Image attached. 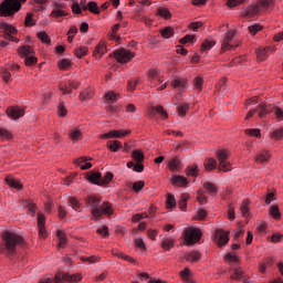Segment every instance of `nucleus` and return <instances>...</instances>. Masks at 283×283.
Listing matches in <instances>:
<instances>
[{
	"mask_svg": "<svg viewBox=\"0 0 283 283\" xmlns=\"http://www.w3.org/2000/svg\"><path fill=\"white\" fill-rule=\"evenodd\" d=\"M4 251H7L8 255H13V253L17 251V247L21 244H25V240L21 237V234H17L11 231H4L1 234Z\"/></svg>",
	"mask_w": 283,
	"mask_h": 283,
	"instance_id": "f257e3e1",
	"label": "nucleus"
},
{
	"mask_svg": "<svg viewBox=\"0 0 283 283\" xmlns=\"http://www.w3.org/2000/svg\"><path fill=\"white\" fill-rule=\"evenodd\" d=\"M28 0H3L0 3V17H14L18 12H21L23 3Z\"/></svg>",
	"mask_w": 283,
	"mask_h": 283,
	"instance_id": "f03ea898",
	"label": "nucleus"
},
{
	"mask_svg": "<svg viewBox=\"0 0 283 283\" xmlns=\"http://www.w3.org/2000/svg\"><path fill=\"white\" fill-rule=\"evenodd\" d=\"M202 238V230L199 228L189 227L184 231V241L187 247H193V244H198V241Z\"/></svg>",
	"mask_w": 283,
	"mask_h": 283,
	"instance_id": "7ed1b4c3",
	"label": "nucleus"
},
{
	"mask_svg": "<svg viewBox=\"0 0 283 283\" xmlns=\"http://www.w3.org/2000/svg\"><path fill=\"white\" fill-rule=\"evenodd\" d=\"M217 160L219 163L218 169L219 171H223L224 174L231 171L233 169V165L229 161V150L221 149L217 153Z\"/></svg>",
	"mask_w": 283,
	"mask_h": 283,
	"instance_id": "20e7f679",
	"label": "nucleus"
},
{
	"mask_svg": "<svg viewBox=\"0 0 283 283\" xmlns=\"http://www.w3.org/2000/svg\"><path fill=\"white\" fill-rule=\"evenodd\" d=\"M0 30H3V39L13 43H19V38H17L19 30H17L14 25L2 21L0 22Z\"/></svg>",
	"mask_w": 283,
	"mask_h": 283,
	"instance_id": "39448f33",
	"label": "nucleus"
},
{
	"mask_svg": "<svg viewBox=\"0 0 283 283\" xmlns=\"http://www.w3.org/2000/svg\"><path fill=\"white\" fill-rule=\"evenodd\" d=\"M52 11L50 13V19H54L59 21V19L63 17H67L70 13L65 10V3L61 1H53L52 2Z\"/></svg>",
	"mask_w": 283,
	"mask_h": 283,
	"instance_id": "423d86ee",
	"label": "nucleus"
},
{
	"mask_svg": "<svg viewBox=\"0 0 283 283\" xmlns=\"http://www.w3.org/2000/svg\"><path fill=\"white\" fill-rule=\"evenodd\" d=\"M229 235H231L230 231H224L223 229H217L214 231V244L219 247V249H222V247H227L229 244Z\"/></svg>",
	"mask_w": 283,
	"mask_h": 283,
	"instance_id": "0eeeda50",
	"label": "nucleus"
},
{
	"mask_svg": "<svg viewBox=\"0 0 283 283\" xmlns=\"http://www.w3.org/2000/svg\"><path fill=\"white\" fill-rule=\"evenodd\" d=\"M134 56H136V52H132L127 49H119L114 52V59L117 63H129Z\"/></svg>",
	"mask_w": 283,
	"mask_h": 283,
	"instance_id": "6e6552de",
	"label": "nucleus"
},
{
	"mask_svg": "<svg viewBox=\"0 0 283 283\" xmlns=\"http://www.w3.org/2000/svg\"><path fill=\"white\" fill-rule=\"evenodd\" d=\"M6 114L11 118V120H19V118H23V116H25V108L10 106L7 108Z\"/></svg>",
	"mask_w": 283,
	"mask_h": 283,
	"instance_id": "1a4fd4ad",
	"label": "nucleus"
},
{
	"mask_svg": "<svg viewBox=\"0 0 283 283\" xmlns=\"http://www.w3.org/2000/svg\"><path fill=\"white\" fill-rule=\"evenodd\" d=\"M147 81H148V83H150V85H154L156 87V85H158V83H165V76L160 75L158 70L150 69V70H148Z\"/></svg>",
	"mask_w": 283,
	"mask_h": 283,
	"instance_id": "9d476101",
	"label": "nucleus"
},
{
	"mask_svg": "<svg viewBox=\"0 0 283 283\" xmlns=\"http://www.w3.org/2000/svg\"><path fill=\"white\" fill-rule=\"evenodd\" d=\"M81 87V82L75 80H69L66 85L60 84V91L65 96L67 94H72L73 90H78Z\"/></svg>",
	"mask_w": 283,
	"mask_h": 283,
	"instance_id": "9b49d317",
	"label": "nucleus"
},
{
	"mask_svg": "<svg viewBox=\"0 0 283 283\" xmlns=\"http://www.w3.org/2000/svg\"><path fill=\"white\" fill-rule=\"evenodd\" d=\"M184 260H186V262L189 264H196L202 260V253L198 250H191L185 253Z\"/></svg>",
	"mask_w": 283,
	"mask_h": 283,
	"instance_id": "f8f14e48",
	"label": "nucleus"
},
{
	"mask_svg": "<svg viewBox=\"0 0 283 283\" xmlns=\"http://www.w3.org/2000/svg\"><path fill=\"white\" fill-rule=\"evenodd\" d=\"M105 54H107V42L105 41H99L98 44L95 46L94 51H93V56L97 60L101 61V59H103V56H105Z\"/></svg>",
	"mask_w": 283,
	"mask_h": 283,
	"instance_id": "ddd939ff",
	"label": "nucleus"
},
{
	"mask_svg": "<svg viewBox=\"0 0 283 283\" xmlns=\"http://www.w3.org/2000/svg\"><path fill=\"white\" fill-rule=\"evenodd\" d=\"M69 140L73 143V145H76V143H80V140H83V130H81V127H74L69 129L67 133Z\"/></svg>",
	"mask_w": 283,
	"mask_h": 283,
	"instance_id": "4468645a",
	"label": "nucleus"
},
{
	"mask_svg": "<svg viewBox=\"0 0 283 283\" xmlns=\"http://www.w3.org/2000/svg\"><path fill=\"white\" fill-rule=\"evenodd\" d=\"M273 109V104H266L264 102L256 106L259 118H264L265 116H269V114H272Z\"/></svg>",
	"mask_w": 283,
	"mask_h": 283,
	"instance_id": "2eb2a0df",
	"label": "nucleus"
},
{
	"mask_svg": "<svg viewBox=\"0 0 283 283\" xmlns=\"http://www.w3.org/2000/svg\"><path fill=\"white\" fill-rule=\"evenodd\" d=\"M231 280H237L238 282L243 280V283H250L251 277L244 273L242 268H237L230 275Z\"/></svg>",
	"mask_w": 283,
	"mask_h": 283,
	"instance_id": "dca6fc26",
	"label": "nucleus"
},
{
	"mask_svg": "<svg viewBox=\"0 0 283 283\" xmlns=\"http://www.w3.org/2000/svg\"><path fill=\"white\" fill-rule=\"evenodd\" d=\"M38 228H39V235L42 238V240H45L48 238V230L45 229V214L38 213Z\"/></svg>",
	"mask_w": 283,
	"mask_h": 283,
	"instance_id": "f3484780",
	"label": "nucleus"
},
{
	"mask_svg": "<svg viewBox=\"0 0 283 283\" xmlns=\"http://www.w3.org/2000/svg\"><path fill=\"white\" fill-rule=\"evenodd\" d=\"M87 160H92V157L82 156L74 160V165H76V167H80L82 171H86L87 169H92V163Z\"/></svg>",
	"mask_w": 283,
	"mask_h": 283,
	"instance_id": "a211bd4d",
	"label": "nucleus"
},
{
	"mask_svg": "<svg viewBox=\"0 0 283 283\" xmlns=\"http://www.w3.org/2000/svg\"><path fill=\"white\" fill-rule=\"evenodd\" d=\"M132 134V130H111L104 135L101 136V138L108 139V138H125V136H129Z\"/></svg>",
	"mask_w": 283,
	"mask_h": 283,
	"instance_id": "6ab92c4d",
	"label": "nucleus"
},
{
	"mask_svg": "<svg viewBox=\"0 0 283 283\" xmlns=\"http://www.w3.org/2000/svg\"><path fill=\"white\" fill-rule=\"evenodd\" d=\"M170 182L172 187H187V185H189V179L185 176L174 175Z\"/></svg>",
	"mask_w": 283,
	"mask_h": 283,
	"instance_id": "aec40b11",
	"label": "nucleus"
},
{
	"mask_svg": "<svg viewBox=\"0 0 283 283\" xmlns=\"http://www.w3.org/2000/svg\"><path fill=\"white\" fill-rule=\"evenodd\" d=\"M275 264V259L273 256H266L259 263V273H266L269 266Z\"/></svg>",
	"mask_w": 283,
	"mask_h": 283,
	"instance_id": "412c9836",
	"label": "nucleus"
},
{
	"mask_svg": "<svg viewBox=\"0 0 283 283\" xmlns=\"http://www.w3.org/2000/svg\"><path fill=\"white\" fill-rule=\"evenodd\" d=\"M17 52H18V55L20 56V59H27L28 56L35 54L34 48H32L31 45H28V44L18 48Z\"/></svg>",
	"mask_w": 283,
	"mask_h": 283,
	"instance_id": "4be33fe9",
	"label": "nucleus"
},
{
	"mask_svg": "<svg viewBox=\"0 0 283 283\" xmlns=\"http://www.w3.org/2000/svg\"><path fill=\"white\" fill-rule=\"evenodd\" d=\"M101 171H90L86 174V180L92 185H97L98 187H101Z\"/></svg>",
	"mask_w": 283,
	"mask_h": 283,
	"instance_id": "5701e85b",
	"label": "nucleus"
},
{
	"mask_svg": "<svg viewBox=\"0 0 283 283\" xmlns=\"http://www.w3.org/2000/svg\"><path fill=\"white\" fill-rule=\"evenodd\" d=\"M149 109H150L151 116H154L156 112L157 114L160 115L163 120H167V118H169V114H167V111L165 109V107H163V105L151 106Z\"/></svg>",
	"mask_w": 283,
	"mask_h": 283,
	"instance_id": "b1692460",
	"label": "nucleus"
},
{
	"mask_svg": "<svg viewBox=\"0 0 283 283\" xmlns=\"http://www.w3.org/2000/svg\"><path fill=\"white\" fill-rule=\"evenodd\" d=\"M270 52H271V48H269V46H265V48L260 46V48L255 49V54H256L258 61H266Z\"/></svg>",
	"mask_w": 283,
	"mask_h": 283,
	"instance_id": "393cba45",
	"label": "nucleus"
},
{
	"mask_svg": "<svg viewBox=\"0 0 283 283\" xmlns=\"http://www.w3.org/2000/svg\"><path fill=\"white\" fill-rule=\"evenodd\" d=\"M22 205L25 209H28V214L34 218L36 216V203H34L32 200H22Z\"/></svg>",
	"mask_w": 283,
	"mask_h": 283,
	"instance_id": "a878e982",
	"label": "nucleus"
},
{
	"mask_svg": "<svg viewBox=\"0 0 283 283\" xmlns=\"http://www.w3.org/2000/svg\"><path fill=\"white\" fill-rule=\"evenodd\" d=\"M4 180L11 189H17V191H21V189H23V184L13 177H7Z\"/></svg>",
	"mask_w": 283,
	"mask_h": 283,
	"instance_id": "bb28decb",
	"label": "nucleus"
},
{
	"mask_svg": "<svg viewBox=\"0 0 283 283\" xmlns=\"http://www.w3.org/2000/svg\"><path fill=\"white\" fill-rule=\"evenodd\" d=\"M112 255H114V258H118L119 260H125L126 262H129L130 264H134L136 262V259L125 254L124 252L119 251V250H112Z\"/></svg>",
	"mask_w": 283,
	"mask_h": 283,
	"instance_id": "cd10ccee",
	"label": "nucleus"
},
{
	"mask_svg": "<svg viewBox=\"0 0 283 283\" xmlns=\"http://www.w3.org/2000/svg\"><path fill=\"white\" fill-rule=\"evenodd\" d=\"M255 14H260V9L258 4L250 6L243 10V17H248V19H253Z\"/></svg>",
	"mask_w": 283,
	"mask_h": 283,
	"instance_id": "c85d7f7f",
	"label": "nucleus"
},
{
	"mask_svg": "<svg viewBox=\"0 0 283 283\" xmlns=\"http://www.w3.org/2000/svg\"><path fill=\"white\" fill-rule=\"evenodd\" d=\"M269 160H271V153L269 150H262L255 156V163H260L261 165L269 163Z\"/></svg>",
	"mask_w": 283,
	"mask_h": 283,
	"instance_id": "c756f323",
	"label": "nucleus"
},
{
	"mask_svg": "<svg viewBox=\"0 0 283 283\" xmlns=\"http://www.w3.org/2000/svg\"><path fill=\"white\" fill-rule=\"evenodd\" d=\"M179 276L185 283H193V279L191 277V270L189 268H185L179 272Z\"/></svg>",
	"mask_w": 283,
	"mask_h": 283,
	"instance_id": "7c9ffc66",
	"label": "nucleus"
},
{
	"mask_svg": "<svg viewBox=\"0 0 283 283\" xmlns=\"http://www.w3.org/2000/svg\"><path fill=\"white\" fill-rule=\"evenodd\" d=\"M205 171H213L218 167L216 158H207L203 161Z\"/></svg>",
	"mask_w": 283,
	"mask_h": 283,
	"instance_id": "2f4dec72",
	"label": "nucleus"
},
{
	"mask_svg": "<svg viewBox=\"0 0 283 283\" xmlns=\"http://www.w3.org/2000/svg\"><path fill=\"white\" fill-rule=\"evenodd\" d=\"M118 98H120V94H118L114 91H108L104 95V101L106 103H111V104L116 103V101H118Z\"/></svg>",
	"mask_w": 283,
	"mask_h": 283,
	"instance_id": "473e14b6",
	"label": "nucleus"
},
{
	"mask_svg": "<svg viewBox=\"0 0 283 283\" xmlns=\"http://www.w3.org/2000/svg\"><path fill=\"white\" fill-rule=\"evenodd\" d=\"M186 176H191L192 178H198L200 174V169L198 168L197 164H192L188 166L185 170Z\"/></svg>",
	"mask_w": 283,
	"mask_h": 283,
	"instance_id": "72a5a7b5",
	"label": "nucleus"
},
{
	"mask_svg": "<svg viewBox=\"0 0 283 283\" xmlns=\"http://www.w3.org/2000/svg\"><path fill=\"white\" fill-rule=\"evenodd\" d=\"M176 244V240L174 238H165L163 241H161V249H164V251H171V249H174Z\"/></svg>",
	"mask_w": 283,
	"mask_h": 283,
	"instance_id": "f704fd0d",
	"label": "nucleus"
},
{
	"mask_svg": "<svg viewBox=\"0 0 283 283\" xmlns=\"http://www.w3.org/2000/svg\"><path fill=\"white\" fill-rule=\"evenodd\" d=\"M106 147H108V149L111 151L116 153V151L123 149V143L118 139L111 140V142H107Z\"/></svg>",
	"mask_w": 283,
	"mask_h": 283,
	"instance_id": "c9c22d12",
	"label": "nucleus"
},
{
	"mask_svg": "<svg viewBox=\"0 0 283 283\" xmlns=\"http://www.w3.org/2000/svg\"><path fill=\"white\" fill-rule=\"evenodd\" d=\"M94 98V88L87 87L80 93V101H90Z\"/></svg>",
	"mask_w": 283,
	"mask_h": 283,
	"instance_id": "e433bc0d",
	"label": "nucleus"
},
{
	"mask_svg": "<svg viewBox=\"0 0 283 283\" xmlns=\"http://www.w3.org/2000/svg\"><path fill=\"white\" fill-rule=\"evenodd\" d=\"M269 213L274 220H282V212H280V207L277 205L271 206Z\"/></svg>",
	"mask_w": 283,
	"mask_h": 283,
	"instance_id": "4c0bfd02",
	"label": "nucleus"
},
{
	"mask_svg": "<svg viewBox=\"0 0 283 283\" xmlns=\"http://www.w3.org/2000/svg\"><path fill=\"white\" fill-rule=\"evenodd\" d=\"M239 44L235 42H229L227 40L222 41L220 54H224V52H229V50H233V48H238Z\"/></svg>",
	"mask_w": 283,
	"mask_h": 283,
	"instance_id": "58836bf2",
	"label": "nucleus"
},
{
	"mask_svg": "<svg viewBox=\"0 0 283 283\" xmlns=\"http://www.w3.org/2000/svg\"><path fill=\"white\" fill-rule=\"evenodd\" d=\"M114 180V174L107 171L104 177H101L99 187H107Z\"/></svg>",
	"mask_w": 283,
	"mask_h": 283,
	"instance_id": "ea45409f",
	"label": "nucleus"
},
{
	"mask_svg": "<svg viewBox=\"0 0 283 283\" xmlns=\"http://www.w3.org/2000/svg\"><path fill=\"white\" fill-rule=\"evenodd\" d=\"M203 188L208 190L210 196H218V186L211 181L203 182Z\"/></svg>",
	"mask_w": 283,
	"mask_h": 283,
	"instance_id": "a19ab883",
	"label": "nucleus"
},
{
	"mask_svg": "<svg viewBox=\"0 0 283 283\" xmlns=\"http://www.w3.org/2000/svg\"><path fill=\"white\" fill-rule=\"evenodd\" d=\"M101 211H102V216H114V209L112 208V203L109 202H104L101 207H99Z\"/></svg>",
	"mask_w": 283,
	"mask_h": 283,
	"instance_id": "79ce46f5",
	"label": "nucleus"
},
{
	"mask_svg": "<svg viewBox=\"0 0 283 283\" xmlns=\"http://www.w3.org/2000/svg\"><path fill=\"white\" fill-rule=\"evenodd\" d=\"M275 3V0H258L256 7H259V11L269 10L271 6Z\"/></svg>",
	"mask_w": 283,
	"mask_h": 283,
	"instance_id": "37998d69",
	"label": "nucleus"
},
{
	"mask_svg": "<svg viewBox=\"0 0 283 283\" xmlns=\"http://www.w3.org/2000/svg\"><path fill=\"white\" fill-rule=\"evenodd\" d=\"M168 169L169 171H178L180 169V158L175 157L168 163Z\"/></svg>",
	"mask_w": 283,
	"mask_h": 283,
	"instance_id": "c03bdc74",
	"label": "nucleus"
},
{
	"mask_svg": "<svg viewBox=\"0 0 283 283\" xmlns=\"http://www.w3.org/2000/svg\"><path fill=\"white\" fill-rule=\"evenodd\" d=\"M39 63V59L36 57V53L29 55L28 57H24V65L27 67H34Z\"/></svg>",
	"mask_w": 283,
	"mask_h": 283,
	"instance_id": "a18cd8bd",
	"label": "nucleus"
},
{
	"mask_svg": "<svg viewBox=\"0 0 283 283\" xmlns=\"http://www.w3.org/2000/svg\"><path fill=\"white\" fill-rule=\"evenodd\" d=\"M171 85L175 90H182L184 87L187 86V78H175L172 82H171Z\"/></svg>",
	"mask_w": 283,
	"mask_h": 283,
	"instance_id": "49530a36",
	"label": "nucleus"
},
{
	"mask_svg": "<svg viewBox=\"0 0 283 283\" xmlns=\"http://www.w3.org/2000/svg\"><path fill=\"white\" fill-rule=\"evenodd\" d=\"M33 25H36V20H34V13L28 12L24 19V27L33 28Z\"/></svg>",
	"mask_w": 283,
	"mask_h": 283,
	"instance_id": "de8ad7c7",
	"label": "nucleus"
},
{
	"mask_svg": "<svg viewBox=\"0 0 283 283\" xmlns=\"http://www.w3.org/2000/svg\"><path fill=\"white\" fill-rule=\"evenodd\" d=\"M36 38L41 41V43H44L46 45H50L52 43V39H50V35H48L45 31L38 32Z\"/></svg>",
	"mask_w": 283,
	"mask_h": 283,
	"instance_id": "09e8293b",
	"label": "nucleus"
},
{
	"mask_svg": "<svg viewBox=\"0 0 283 283\" xmlns=\"http://www.w3.org/2000/svg\"><path fill=\"white\" fill-rule=\"evenodd\" d=\"M56 238L59 239L57 247L61 249L64 244H67V235L63 232V230L56 231Z\"/></svg>",
	"mask_w": 283,
	"mask_h": 283,
	"instance_id": "8fccbe9b",
	"label": "nucleus"
},
{
	"mask_svg": "<svg viewBox=\"0 0 283 283\" xmlns=\"http://www.w3.org/2000/svg\"><path fill=\"white\" fill-rule=\"evenodd\" d=\"M83 280V274L76 273V274H70L66 273V283H78Z\"/></svg>",
	"mask_w": 283,
	"mask_h": 283,
	"instance_id": "3c124183",
	"label": "nucleus"
},
{
	"mask_svg": "<svg viewBox=\"0 0 283 283\" xmlns=\"http://www.w3.org/2000/svg\"><path fill=\"white\" fill-rule=\"evenodd\" d=\"M132 158L135 163H143L145 160V154L140 149H135L132 153Z\"/></svg>",
	"mask_w": 283,
	"mask_h": 283,
	"instance_id": "603ef678",
	"label": "nucleus"
},
{
	"mask_svg": "<svg viewBox=\"0 0 283 283\" xmlns=\"http://www.w3.org/2000/svg\"><path fill=\"white\" fill-rule=\"evenodd\" d=\"M216 45V40H205L201 44L200 51L201 52H209L211 48Z\"/></svg>",
	"mask_w": 283,
	"mask_h": 283,
	"instance_id": "864d4df0",
	"label": "nucleus"
},
{
	"mask_svg": "<svg viewBox=\"0 0 283 283\" xmlns=\"http://www.w3.org/2000/svg\"><path fill=\"white\" fill-rule=\"evenodd\" d=\"M57 67L59 70H69L70 67H72V60L70 59H62L57 62Z\"/></svg>",
	"mask_w": 283,
	"mask_h": 283,
	"instance_id": "5fc2aeb1",
	"label": "nucleus"
},
{
	"mask_svg": "<svg viewBox=\"0 0 283 283\" xmlns=\"http://www.w3.org/2000/svg\"><path fill=\"white\" fill-rule=\"evenodd\" d=\"M81 262H87L88 264H96L101 261V256L91 255V256H80Z\"/></svg>",
	"mask_w": 283,
	"mask_h": 283,
	"instance_id": "6e6d98bb",
	"label": "nucleus"
},
{
	"mask_svg": "<svg viewBox=\"0 0 283 283\" xmlns=\"http://www.w3.org/2000/svg\"><path fill=\"white\" fill-rule=\"evenodd\" d=\"M88 50L87 46H78L74 50V54L77 59H83V56H87Z\"/></svg>",
	"mask_w": 283,
	"mask_h": 283,
	"instance_id": "4d7b16f0",
	"label": "nucleus"
},
{
	"mask_svg": "<svg viewBox=\"0 0 283 283\" xmlns=\"http://www.w3.org/2000/svg\"><path fill=\"white\" fill-rule=\"evenodd\" d=\"M86 8L88 12H92L93 14H101V9L98 8V3H96V1H90Z\"/></svg>",
	"mask_w": 283,
	"mask_h": 283,
	"instance_id": "13d9d810",
	"label": "nucleus"
},
{
	"mask_svg": "<svg viewBox=\"0 0 283 283\" xmlns=\"http://www.w3.org/2000/svg\"><path fill=\"white\" fill-rule=\"evenodd\" d=\"M188 201H189V195L188 193H182L181 199L178 202V207H179V209H181V211L187 210V202Z\"/></svg>",
	"mask_w": 283,
	"mask_h": 283,
	"instance_id": "bf43d9fd",
	"label": "nucleus"
},
{
	"mask_svg": "<svg viewBox=\"0 0 283 283\" xmlns=\"http://www.w3.org/2000/svg\"><path fill=\"white\" fill-rule=\"evenodd\" d=\"M205 85V80L201 76H197L193 80V88L197 92H202V86Z\"/></svg>",
	"mask_w": 283,
	"mask_h": 283,
	"instance_id": "052dcab7",
	"label": "nucleus"
},
{
	"mask_svg": "<svg viewBox=\"0 0 283 283\" xmlns=\"http://www.w3.org/2000/svg\"><path fill=\"white\" fill-rule=\"evenodd\" d=\"M187 112H189V104H187V103L179 105L177 108V114L181 118H185V116H187Z\"/></svg>",
	"mask_w": 283,
	"mask_h": 283,
	"instance_id": "680f3d73",
	"label": "nucleus"
},
{
	"mask_svg": "<svg viewBox=\"0 0 283 283\" xmlns=\"http://www.w3.org/2000/svg\"><path fill=\"white\" fill-rule=\"evenodd\" d=\"M52 280H53V283H65L67 282V276H66V273L59 272L54 275Z\"/></svg>",
	"mask_w": 283,
	"mask_h": 283,
	"instance_id": "e2e57ef3",
	"label": "nucleus"
},
{
	"mask_svg": "<svg viewBox=\"0 0 283 283\" xmlns=\"http://www.w3.org/2000/svg\"><path fill=\"white\" fill-rule=\"evenodd\" d=\"M57 116L60 118H65V116H67V108L63 102H60L57 105Z\"/></svg>",
	"mask_w": 283,
	"mask_h": 283,
	"instance_id": "0e129e2a",
	"label": "nucleus"
},
{
	"mask_svg": "<svg viewBox=\"0 0 283 283\" xmlns=\"http://www.w3.org/2000/svg\"><path fill=\"white\" fill-rule=\"evenodd\" d=\"M176 207V197L174 195L168 193L166 199V209H174Z\"/></svg>",
	"mask_w": 283,
	"mask_h": 283,
	"instance_id": "69168bd1",
	"label": "nucleus"
},
{
	"mask_svg": "<svg viewBox=\"0 0 283 283\" xmlns=\"http://www.w3.org/2000/svg\"><path fill=\"white\" fill-rule=\"evenodd\" d=\"M0 138L1 140H12L13 136L10 130L0 127Z\"/></svg>",
	"mask_w": 283,
	"mask_h": 283,
	"instance_id": "338daca9",
	"label": "nucleus"
},
{
	"mask_svg": "<svg viewBox=\"0 0 283 283\" xmlns=\"http://www.w3.org/2000/svg\"><path fill=\"white\" fill-rule=\"evenodd\" d=\"M174 28L171 27H166L164 30H161V36L163 39H171L174 36Z\"/></svg>",
	"mask_w": 283,
	"mask_h": 283,
	"instance_id": "774afa93",
	"label": "nucleus"
}]
</instances>
